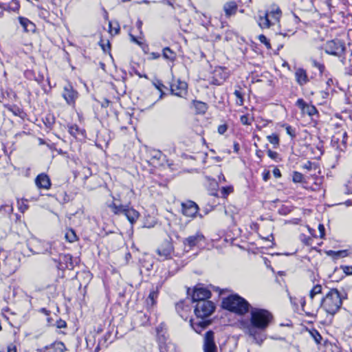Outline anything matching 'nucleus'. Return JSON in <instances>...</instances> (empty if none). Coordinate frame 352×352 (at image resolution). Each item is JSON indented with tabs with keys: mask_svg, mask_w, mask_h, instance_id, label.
Masks as SVG:
<instances>
[{
	"mask_svg": "<svg viewBox=\"0 0 352 352\" xmlns=\"http://www.w3.org/2000/svg\"><path fill=\"white\" fill-rule=\"evenodd\" d=\"M273 315L267 309L252 307L250 321H243L244 333L252 338V342L261 345L266 336L262 333L273 320Z\"/></svg>",
	"mask_w": 352,
	"mask_h": 352,
	"instance_id": "1",
	"label": "nucleus"
},
{
	"mask_svg": "<svg viewBox=\"0 0 352 352\" xmlns=\"http://www.w3.org/2000/svg\"><path fill=\"white\" fill-rule=\"evenodd\" d=\"M214 308V303L210 300H201L196 304V318L190 320V325L197 333H200L210 324V320L206 318L212 314Z\"/></svg>",
	"mask_w": 352,
	"mask_h": 352,
	"instance_id": "2",
	"label": "nucleus"
},
{
	"mask_svg": "<svg viewBox=\"0 0 352 352\" xmlns=\"http://www.w3.org/2000/svg\"><path fill=\"white\" fill-rule=\"evenodd\" d=\"M222 307L236 314L243 316L249 311L250 305L243 298L237 294H232L223 298Z\"/></svg>",
	"mask_w": 352,
	"mask_h": 352,
	"instance_id": "3",
	"label": "nucleus"
},
{
	"mask_svg": "<svg viewBox=\"0 0 352 352\" xmlns=\"http://www.w3.org/2000/svg\"><path fill=\"white\" fill-rule=\"evenodd\" d=\"M343 296L337 289H331L321 300L322 308L333 316L341 308Z\"/></svg>",
	"mask_w": 352,
	"mask_h": 352,
	"instance_id": "4",
	"label": "nucleus"
},
{
	"mask_svg": "<svg viewBox=\"0 0 352 352\" xmlns=\"http://www.w3.org/2000/svg\"><path fill=\"white\" fill-rule=\"evenodd\" d=\"M324 48L327 54L338 57H340L345 52L344 43L339 39L327 41Z\"/></svg>",
	"mask_w": 352,
	"mask_h": 352,
	"instance_id": "5",
	"label": "nucleus"
},
{
	"mask_svg": "<svg viewBox=\"0 0 352 352\" xmlns=\"http://www.w3.org/2000/svg\"><path fill=\"white\" fill-rule=\"evenodd\" d=\"M347 138V133L345 130L340 129L336 131L331 138V146L338 151H344L346 148Z\"/></svg>",
	"mask_w": 352,
	"mask_h": 352,
	"instance_id": "6",
	"label": "nucleus"
},
{
	"mask_svg": "<svg viewBox=\"0 0 352 352\" xmlns=\"http://www.w3.org/2000/svg\"><path fill=\"white\" fill-rule=\"evenodd\" d=\"M62 96L67 104L74 105L78 98V93L70 83H67L63 87Z\"/></svg>",
	"mask_w": 352,
	"mask_h": 352,
	"instance_id": "7",
	"label": "nucleus"
},
{
	"mask_svg": "<svg viewBox=\"0 0 352 352\" xmlns=\"http://www.w3.org/2000/svg\"><path fill=\"white\" fill-rule=\"evenodd\" d=\"M203 350L204 352H218V349L214 342V333L212 331H208L205 333Z\"/></svg>",
	"mask_w": 352,
	"mask_h": 352,
	"instance_id": "8",
	"label": "nucleus"
},
{
	"mask_svg": "<svg viewBox=\"0 0 352 352\" xmlns=\"http://www.w3.org/2000/svg\"><path fill=\"white\" fill-rule=\"evenodd\" d=\"M205 241V237L202 233L198 232L194 235L189 236L183 241L185 248H188L187 251L192 250L193 248L199 246L201 242Z\"/></svg>",
	"mask_w": 352,
	"mask_h": 352,
	"instance_id": "9",
	"label": "nucleus"
},
{
	"mask_svg": "<svg viewBox=\"0 0 352 352\" xmlns=\"http://www.w3.org/2000/svg\"><path fill=\"white\" fill-rule=\"evenodd\" d=\"M156 252L162 260L170 259L174 253V248L170 242L166 241L157 248Z\"/></svg>",
	"mask_w": 352,
	"mask_h": 352,
	"instance_id": "10",
	"label": "nucleus"
},
{
	"mask_svg": "<svg viewBox=\"0 0 352 352\" xmlns=\"http://www.w3.org/2000/svg\"><path fill=\"white\" fill-rule=\"evenodd\" d=\"M170 91L175 96L183 97L187 93V84L179 80L174 81L170 85Z\"/></svg>",
	"mask_w": 352,
	"mask_h": 352,
	"instance_id": "11",
	"label": "nucleus"
},
{
	"mask_svg": "<svg viewBox=\"0 0 352 352\" xmlns=\"http://www.w3.org/2000/svg\"><path fill=\"white\" fill-rule=\"evenodd\" d=\"M182 213L188 217H195L198 212V206L192 201H188L186 203H182Z\"/></svg>",
	"mask_w": 352,
	"mask_h": 352,
	"instance_id": "12",
	"label": "nucleus"
},
{
	"mask_svg": "<svg viewBox=\"0 0 352 352\" xmlns=\"http://www.w3.org/2000/svg\"><path fill=\"white\" fill-rule=\"evenodd\" d=\"M210 292L205 288H195L192 295V300L198 303V301L207 300L210 297Z\"/></svg>",
	"mask_w": 352,
	"mask_h": 352,
	"instance_id": "13",
	"label": "nucleus"
},
{
	"mask_svg": "<svg viewBox=\"0 0 352 352\" xmlns=\"http://www.w3.org/2000/svg\"><path fill=\"white\" fill-rule=\"evenodd\" d=\"M296 104L304 114L313 116L318 113L316 108L314 105L307 104L302 98L298 99Z\"/></svg>",
	"mask_w": 352,
	"mask_h": 352,
	"instance_id": "14",
	"label": "nucleus"
},
{
	"mask_svg": "<svg viewBox=\"0 0 352 352\" xmlns=\"http://www.w3.org/2000/svg\"><path fill=\"white\" fill-rule=\"evenodd\" d=\"M265 13L272 23H273V25H275L280 22L282 12L278 7L273 6L270 10L265 11Z\"/></svg>",
	"mask_w": 352,
	"mask_h": 352,
	"instance_id": "15",
	"label": "nucleus"
},
{
	"mask_svg": "<svg viewBox=\"0 0 352 352\" xmlns=\"http://www.w3.org/2000/svg\"><path fill=\"white\" fill-rule=\"evenodd\" d=\"M35 184L39 188L49 189L51 186V182L49 177L45 174H39L35 179Z\"/></svg>",
	"mask_w": 352,
	"mask_h": 352,
	"instance_id": "16",
	"label": "nucleus"
},
{
	"mask_svg": "<svg viewBox=\"0 0 352 352\" xmlns=\"http://www.w3.org/2000/svg\"><path fill=\"white\" fill-rule=\"evenodd\" d=\"M256 21L261 29L270 28L272 26H274L273 23L270 20L265 12H258V16Z\"/></svg>",
	"mask_w": 352,
	"mask_h": 352,
	"instance_id": "17",
	"label": "nucleus"
},
{
	"mask_svg": "<svg viewBox=\"0 0 352 352\" xmlns=\"http://www.w3.org/2000/svg\"><path fill=\"white\" fill-rule=\"evenodd\" d=\"M294 75L296 80L300 86H303L309 81L306 70L302 68L296 69Z\"/></svg>",
	"mask_w": 352,
	"mask_h": 352,
	"instance_id": "18",
	"label": "nucleus"
},
{
	"mask_svg": "<svg viewBox=\"0 0 352 352\" xmlns=\"http://www.w3.org/2000/svg\"><path fill=\"white\" fill-rule=\"evenodd\" d=\"M66 350V347L62 342H55L46 346L41 352H64Z\"/></svg>",
	"mask_w": 352,
	"mask_h": 352,
	"instance_id": "19",
	"label": "nucleus"
},
{
	"mask_svg": "<svg viewBox=\"0 0 352 352\" xmlns=\"http://www.w3.org/2000/svg\"><path fill=\"white\" fill-rule=\"evenodd\" d=\"M223 8L226 17L228 18L236 14L238 9V6L234 1H228L223 5Z\"/></svg>",
	"mask_w": 352,
	"mask_h": 352,
	"instance_id": "20",
	"label": "nucleus"
},
{
	"mask_svg": "<svg viewBox=\"0 0 352 352\" xmlns=\"http://www.w3.org/2000/svg\"><path fill=\"white\" fill-rule=\"evenodd\" d=\"M19 21L25 32H34L36 30L35 25L28 18L19 16Z\"/></svg>",
	"mask_w": 352,
	"mask_h": 352,
	"instance_id": "21",
	"label": "nucleus"
},
{
	"mask_svg": "<svg viewBox=\"0 0 352 352\" xmlns=\"http://www.w3.org/2000/svg\"><path fill=\"white\" fill-rule=\"evenodd\" d=\"M127 206L128 205L118 204L116 200L109 206L111 212L116 215L124 214Z\"/></svg>",
	"mask_w": 352,
	"mask_h": 352,
	"instance_id": "22",
	"label": "nucleus"
},
{
	"mask_svg": "<svg viewBox=\"0 0 352 352\" xmlns=\"http://www.w3.org/2000/svg\"><path fill=\"white\" fill-rule=\"evenodd\" d=\"M124 215L126 216L131 224H133L139 218L140 214L137 210L128 205Z\"/></svg>",
	"mask_w": 352,
	"mask_h": 352,
	"instance_id": "23",
	"label": "nucleus"
},
{
	"mask_svg": "<svg viewBox=\"0 0 352 352\" xmlns=\"http://www.w3.org/2000/svg\"><path fill=\"white\" fill-rule=\"evenodd\" d=\"M69 133L76 138H78L80 136L84 137L85 135V131L76 124H73L69 126Z\"/></svg>",
	"mask_w": 352,
	"mask_h": 352,
	"instance_id": "24",
	"label": "nucleus"
},
{
	"mask_svg": "<svg viewBox=\"0 0 352 352\" xmlns=\"http://www.w3.org/2000/svg\"><path fill=\"white\" fill-rule=\"evenodd\" d=\"M326 254L328 256L333 257L334 259L344 258L348 255L347 250H339V251L329 250V251L326 252Z\"/></svg>",
	"mask_w": 352,
	"mask_h": 352,
	"instance_id": "25",
	"label": "nucleus"
},
{
	"mask_svg": "<svg viewBox=\"0 0 352 352\" xmlns=\"http://www.w3.org/2000/svg\"><path fill=\"white\" fill-rule=\"evenodd\" d=\"M193 104L197 113H204L207 110V104L205 102L194 100Z\"/></svg>",
	"mask_w": 352,
	"mask_h": 352,
	"instance_id": "26",
	"label": "nucleus"
},
{
	"mask_svg": "<svg viewBox=\"0 0 352 352\" xmlns=\"http://www.w3.org/2000/svg\"><path fill=\"white\" fill-rule=\"evenodd\" d=\"M65 238L69 243H73L78 240L76 234L73 229H67L66 230Z\"/></svg>",
	"mask_w": 352,
	"mask_h": 352,
	"instance_id": "27",
	"label": "nucleus"
},
{
	"mask_svg": "<svg viewBox=\"0 0 352 352\" xmlns=\"http://www.w3.org/2000/svg\"><path fill=\"white\" fill-rule=\"evenodd\" d=\"M162 55L164 58L169 60H174L175 58V54L169 47L163 49Z\"/></svg>",
	"mask_w": 352,
	"mask_h": 352,
	"instance_id": "28",
	"label": "nucleus"
},
{
	"mask_svg": "<svg viewBox=\"0 0 352 352\" xmlns=\"http://www.w3.org/2000/svg\"><path fill=\"white\" fill-rule=\"evenodd\" d=\"M157 297V292L153 290L150 292L148 298L146 299V304L148 306L153 307L155 304V299Z\"/></svg>",
	"mask_w": 352,
	"mask_h": 352,
	"instance_id": "29",
	"label": "nucleus"
},
{
	"mask_svg": "<svg viewBox=\"0 0 352 352\" xmlns=\"http://www.w3.org/2000/svg\"><path fill=\"white\" fill-rule=\"evenodd\" d=\"M267 140L272 144L275 148L278 147L279 145V138L276 134H272L270 135L267 136Z\"/></svg>",
	"mask_w": 352,
	"mask_h": 352,
	"instance_id": "30",
	"label": "nucleus"
},
{
	"mask_svg": "<svg viewBox=\"0 0 352 352\" xmlns=\"http://www.w3.org/2000/svg\"><path fill=\"white\" fill-rule=\"evenodd\" d=\"M236 98V103L237 105L242 106L243 104L244 99L243 94L239 90H235L234 92Z\"/></svg>",
	"mask_w": 352,
	"mask_h": 352,
	"instance_id": "31",
	"label": "nucleus"
},
{
	"mask_svg": "<svg viewBox=\"0 0 352 352\" xmlns=\"http://www.w3.org/2000/svg\"><path fill=\"white\" fill-rule=\"evenodd\" d=\"M54 122H55V118H54V116H52L51 114H48L46 116L45 120H44V123L47 127L52 128V126H53Z\"/></svg>",
	"mask_w": 352,
	"mask_h": 352,
	"instance_id": "32",
	"label": "nucleus"
},
{
	"mask_svg": "<svg viewBox=\"0 0 352 352\" xmlns=\"http://www.w3.org/2000/svg\"><path fill=\"white\" fill-rule=\"evenodd\" d=\"M303 175L298 171H294L292 175V181L294 183H301L303 182Z\"/></svg>",
	"mask_w": 352,
	"mask_h": 352,
	"instance_id": "33",
	"label": "nucleus"
},
{
	"mask_svg": "<svg viewBox=\"0 0 352 352\" xmlns=\"http://www.w3.org/2000/svg\"><path fill=\"white\" fill-rule=\"evenodd\" d=\"M321 292L322 286L320 285H316L310 291L309 296L311 299H313L316 294H320Z\"/></svg>",
	"mask_w": 352,
	"mask_h": 352,
	"instance_id": "34",
	"label": "nucleus"
},
{
	"mask_svg": "<svg viewBox=\"0 0 352 352\" xmlns=\"http://www.w3.org/2000/svg\"><path fill=\"white\" fill-rule=\"evenodd\" d=\"M8 10H12L14 12L18 11L19 9V1L16 0H12L9 5L8 6Z\"/></svg>",
	"mask_w": 352,
	"mask_h": 352,
	"instance_id": "35",
	"label": "nucleus"
},
{
	"mask_svg": "<svg viewBox=\"0 0 352 352\" xmlns=\"http://www.w3.org/2000/svg\"><path fill=\"white\" fill-rule=\"evenodd\" d=\"M109 32L112 34L114 32L115 34H118L120 31V26L117 23L109 22Z\"/></svg>",
	"mask_w": 352,
	"mask_h": 352,
	"instance_id": "36",
	"label": "nucleus"
},
{
	"mask_svg": "<svg viewBox=\"0 0 352 352\" xmlns=\"http://www.w3.org/2000/svg\"><path fill=\"white\" fill-rule=\"evenodd\" d=\"M232 191L233 188L232 186L222 187L220 190L221 195L223 197H226Z\"/></svg>",
	"mask_w": 352,
	"mask_h": 352,
	"instance_id": "37",
	"label": "nucleus"
},
{
	"mask_svg": "<svg viewBox=\"0 0 352 352\" xmlns=\"http://www.w3.org/2000/svg\"><path fill=\"white\" fill-rule=\"evenodd\" d=\"M155 223H156V221L155 220V219H154V218H151V217H148L145 220V222H144V227L151 228L154 227V226L155 225Z\"/></svg>",
	"mask_w": 352,
	"mask_h": 352,
	"instance_id": "38",
	"label": "nucleus"
},
{
	"mask_svg": "<svg viewBox=\"0 0 352 352\" xmlns=\"http://www.w3.org/2000/svg\"><path fill=\"white\" fill-rule=\"evenodd\" d=\"M258 40L261 43L264 44L267 49H271V45L270 43V41L265 35H259Z\"/></svg>",
	"mask_w": 352,
	"mask_h": 352,
	"instance_id": "39",
	"label": "nucleus"
},
{
	"mask_svg": "<svg viewBox=\"0 0 352 352\" xmlns=\"http://www.w3.org/2000/svg\"><path fill=\"white\" fill-rule=\"evenodd\" d=\"M304 169H307V170H311L312 169H316L317 166L315 163H313L310 161H307L302 166Z\"/></svg>",
	"mask_w": 352,
	"mask_h": 352,
	"instance_id": "40",
	"label": "nucleus"
},
{
	"mask_svg": "<svg viewBox=\"0 0 352 352\" xmlns=\"http://www.w3.org/2000/svg\"><path fill=\"white\" fill-rule=\"evenodd\" d=\"M312 65L314 67L318 68L320 73H322L324 70V65L320 63H318L316 60H312Z\"/></svg>",
	"mask_w": 352,
	"mask_h": 352,
	"instance_id": "41",
	"label": "nucleus"
},
{
	"mask_svg": "<svg viewBox=\"0 0 352 352\" xmlns=\"http://www.w3.org/2000/svg\"><path fill=\"white\" fill-rule=\"evenodd\" d=\"M311 335L317 344H320L322 340V336L317 331L311 332Z\"/></svg>",
	"mask_w": 352,
	"mask_h": 352,
	"instance_id": "42",
	"label": "nucleus"
},
{
	"mask_svg": "<svg viewBox=\"0 0 352 352\" xmlns=\"http://www.w3.org/2000/svg\"><path fill=\"white\" fill-rule=\"evenodd\" d=\"M64 260L66 263L69 261V264H67V267L69 269H72L74 267L73 263L72 262V257L71 255L67 254L64 256Z\"/></svg>",
	"mask_w": 352,
	"mask_h": 352,
	"instance_id": "43",
	"label": "nucleus"
},
{
	"mask_svg": "<svg viewBox=\"0 0 352 352\" xmlns=\"http://www.w3.org/2000/svg\"><path fill=\"white\" fill-rule=\"evenodd\" d=\"M340 267L346 275H352V266L342 265Z\"/></svg>",
	"mask_w": 352,
	"mask_h": 352,
	"instance_id": "44",
	"label": "nucleus"
},
{
	"mask_svg": "<svg viewBox=\"0 0 352 352\" xmlns=\"http://www.w3.org/2000/svg\"><path fill=\"white\" fill-rule=\"evenodd\" d=\"M240 120L243 125H250L251 124V122L250 121V119H249L248 115L241 116L240 118Z\"/></svg>",
	"mask_w": 352,
	"mask_h": 352,
	"instance_id": "45",
	"label": "nucleus"
},
{
	"mask_svg": "<svg viewBox=\"0 0 352 352\" xmlns=\"http://www.w3.org/2000/svg\"><path fill=\"white\" fill-rule=\"evenodd\" d=\"M267 155L272 160H276L278 157V153L276 151H273L272 150L267 151Z\"/></svg>",
	"mask_w": 352,
	"mask_h": 352,
	"instance_id": "46",
	"label": "nucleus"
},
{
	"mask_svg": "<svg viewBox=\"0 0 352 352\" xmlns=\"http://www.w3.org/2000/svg\"><path fill=\"white\" fill-rule=\"evenodd\" d=\"M0 210H4L7 213H11L12 212V208L10 205H2L0 206Z\"/></svg>",
	"mask_w": 352,
	"mask_h": 352,
	"instance_id": "47",
	"label": "nucleus"
},
{
	"mask_svg": "<svg viewBox=\"0 0 352 352\" xmlns=\"http://www.w3.org/2000/svg\"><path fill=\"white\" fill-rule=\"evenodd\" d=\"M228 130V126L226 124L219 125L218 127V133L221 135L224 134Z\"/></svg>",
	"mask_w": 352,
	"mask_h": 352,
	"instance_id": "48",
	"label": "nucleus"
},
{
	"mask_svg": "<svg viewBox=\"0 0 352 352\" xmlns=\"http://www.w3.org/2000/svg\"><path fill=\"white\" fill-rule=\"evenodd\" d=\"M286 131L288 135H289L292 138L295 137V131L292 129L291 126L287 125L286 126Z\"/></svg>",
	"mask_w": 352,
	"mask_h": 352,
	"instance_id": "49",
	"label": "nucleus"
},
{
	"mask_svg": "<svg viewBox=\"0 0 352 352\" xmlns=\"http://www.w3.org/2000/svg\"><path fill=\"white\" fill-rule=\"evenodd\" d=\"M318 230H319V232H320V238H323L324 236V234H325L324 226L322 224H319Z\"/></svg>",
	"mask_w": 352,
	"mask_h": 352,
	"instance_id": "50",
	"label": "nucleus"
},
{
	"mask_svg": "<svg viewBox=\"0 0 352 352\" xmlns=\"http://www.w3.org/2000/svg\"><path fill=\"white\" fill-rule=\"evenodd\" d=\"M7 351H8V352H16L17 350H16V345L12 343L8 344V346L7 347Z\"/></svg>",
	"mask_w": 352,
	"mask_h": 352,
	"instance_id": "51",
	"label": "nucleus"
},
{
	"mask_svg": "<svg viewBox=\"0 0 352 352\" xmlns=\"http://www.w3.org/2000/svg\"><path fill=\"white\" fill-rule=\"evenodd\" d=\"M156 89H157L162 94H163L162 89L164 87V85L160 81H157L156 83L154 84Z\"/></svg>",
	"mask_w": 352,
	"mask_h": 352,
	"instance_id": "52",
	"label": "nucleus"
},
{
	"mask_svg": "<svg viewBox=\"0 0 352 352\" xmlns=\"http://www.w3.org/2000/svg\"><path fill=\"white\" fill-rule=\"evenodd\" d=\"M290 301H291V303L292 305H294V307H296V308L298 307V302H299V298H298L296 297L290 296Z\"/></svg>",
	"mask_w": 352,
	"mask_h": 352,
	"instance_id": "53",
	"label": "nucleus"
},
{
	"mask_svg": "<svg viewBox=\"0 0 352 352\" xmlns=\"http://www.w3.org/2000/svg\"><path fill=\"white\" fill-rule=\"evenodd\" d=\"M66 327V322L62 320L57 321V327L58 328H64Z\"/></svg>",
	"mask_w": 352,
	"mask_h": 352,
	"instance_id": "54",
	"label": "nucleus"
},
{
	"mask_svg": "<svg viewBox=\"0 0 352 352\" xmlns=\"http://www.w3.org/2000/svg\"><path fill=\"white\" fill-rule=\"evenodd\" d=\"M273 174H274V177L276 178L281 177V173H280V170L277 168H276L273 170Z\"/></svg>",
	"mask_w": 352,
	"mask_h": 352,
	"instance_id": "55",
	"label": "nucleus"
},
{
	"mask_svg": "<svg viewBox=\"0 0 352 352\" xmlns=\"http://www.w3.org/2000/svg\"><path fill=\"white\" fill-rule=\"evenodd\" d=\"M129 36L132 42L135 43L139 45L142 44L141 42H140L134 35L129 34Z\"/></svg>",
	"mask_w": 352,
	"mask_h": 352,
	"instance_id": "56",
	"label": "nucleus"
},
{
	"mask_svg": "<svg viewBox=\"0 0 352 352\" xmlns=\"http://www.w3.org/2000/svg\"><path fill=\"white\" fill-rule=\"evenodd\" d=\"M270 177V173L269 171L264 172L263 173V179L264 181L267 182Z\"/></svg>",
	"mask_w": 352,
	"mask_h": 352,
	"instance_id": "57",
	"label": "nucleus"
},
{
	"mask_svg": "<svg viewBox=\"0 0 352 352\" xmlns=\"http://www.w3.org/2000/svg\"><path fill=\"white\" fill-rule=\"evenodd\" d=\"M136 26H137L138 29L139 30L140 33L142 34V21L141 20L138 19L136 23Z\"/></svg>",
	"mask_w": 352,
	"mask_h": 352,
	"instance_id": "58",
	"label": "nucleus"
},
{
	"mask_svg": "<svg viewBox=\"0 0 352 352\" xmlns=\"http://www.w3.org/2000/svg\"><path fill=\"white\" fill-rule=\"evenodd\" d=\"M299 303L300 304L302 309L304 310V307L305 305V299L304 297H300Z\"/></svg>",
	"mask_w": 352,
	"mask_h": 352,
	"instance_id": "59",
	"label": "nucleus"
},
{
	"mask_svg": "<svg viewBox=\"0 0 352 352\" xmlns=\"http://www.w3.org/2000/svg\"><path fill=\"white\" fill-rule=\"evenodd\" d=\"M256 155L258 158L261 159L263 157V151L261 150H257Z\"/></svg>",
	"mask_w": 352,
	"mask_h": 352,
	"instance_id": "60",
	"label": "nucleus"
},
{
	"mask_svg": "<svg viewBox=\"0 0 352 352\" xmlns=\"http://www.w3.org/2000/svg\"><path fill=\"white\" fill-rule=\"evenodd\" d=\"M239 150V144L237 142H234V151L237 153Z\"/></svg>",
	"mask_w": 352,
	"mask_h": 352,
	"instance_id": "61",
	"label": "nucleus"
},
{
	"mask_svg": "<svg viewBox=\"0 0 352 352\" xmlns=\"http://www.w3.org/2000/svg\"><path fill=\"white\" fill-rule=\"evenodd\" d=\"M0 8L5 10H8V7L5 3L0 2Z\"/></svg>",
	"mask_w": 352,
	"mask_h": 352,
	"instance_id": "62",
	"label": "nucleus"
},
{
	"mask_svg": "<svg viewBox=\"0 0 352 352\" xmlns=\"http://www.w3.org/2000/svg\"><path fill=\"white\" fill-rule=\"evenodd\" d=\"M161 157V153L159 151H155V155H153V157L160 159Z\"/></svg>",
	"mask_w": 352,
	"mask_h": 352,
	"instance_id": "63",
	"label": "nucleus"
},
{
	"mask_svg": "<svg viewBox=\"0 0 352 352\" xmlns=\"http://www.w3.org/2000/svg\"><path fill=\"white\" fill-rule=\"evenodd\" d=\"M344 204L346 206H352V199L351 200H347L345 201Z\"/></svg>",
	"mask_w": 352,
	"mask_h": 352,
	"instance_id": "64",
	"label": "nucleus"
}]
</instances>
